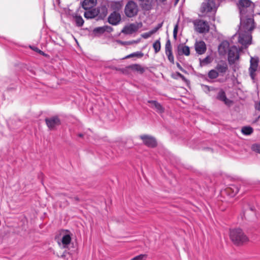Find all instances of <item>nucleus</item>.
Instances as JSON below:
<instances>
[{
	"mask_svg": "<svg viewBox=\"0 0 260 260\" xmlns=\"http://www.w3.org/2000/svg\"><path fill=\"white\" fill-rule=\"evenodd\" d=\"M66 204L67 206H68L69 205V203L68 202V201H66Z\"/></svg>",
	"mask_w": 260,
	"mask_h": 260,
	"instance_id": "4d7b16f0",
	"label": "nucleus"
},
{
	"mask_svg": "<svg viewBox=\"0 0 260 260\" xmlns=\"http://www.w3.org/2000/svg\"><path fill=\"white\" fill-rule=\"evenodd\" d=\"M250 210L251 211H254V207H250Z\"/></svg>",
	"mask_w": 260,
	"mask_h": 260,
	"instance_id": "5fc2aeb1",
	"label": "nucleus"
},
{
	"mask_svg": "<svg viewBox=\"0 0 260 260\" xmlns=\"http://www.w3.org/2000/svg\"><path fill=\"white\" fill-rule=\"evenodd\" d=\"M200 63L201 66H204L211 63L212 61V58L210 56H206L204 59L200 58Z\"/></svg>",
	"mask_w": 260,
	"mask_h": 260,
	"instance_id": "cd10ccee",
	"label": "nucleus"
},
{
	"mask_svg": "<svg viewBox=\"0 0 260 260\" xmlns=\"http://www.w3.org/2000/svg\"><path fill=\"white\" fill-rule=\"evenodd\" d=\"M229 189L232 191L231 196H233L236 195L239 191V187L236 185H232L229 188Z\"/></svg>",
	"mask_w": 260,
	"mask_h": 260,
	"instance_id": "473e14b6",
	"label": "nucleus"
},
{
	"mask_svg": "<svg viewBox=\"0 0 260 260\" xmlns=\"http://www.w3.org/2000/svg\"><path fill=\"white\" fill-rule=\"evenodd\" d=\"M162 24H163V22H161V23H158L157 26H156L155 27H154V28H153L151 30H150V34H155L159 29H160L162 26Z\"/></svg>",
	"mask_w": 260,
	"mask_h": 260,
	"instance_id": "e433bc0d",
	"label": "nucleus"
},
{
	"mask_svg": "<svg viewBox=\"0 0 260 260\" xmlns=\"http://www.w3.org/2000/svg\"><path fill=\"white\" fill-rule=\"evenodd\" d=\"M98 15V11H96L95 8H92L91 9L86 10L84 14V16L86 19L94 18Z\"/></svg>",
	"mask_w": 260,
	"mask_h": 260,
	"instance_id": "a211bd4d",
	"label": "nucleus"
},
{
	"mask_svg": "<svg viewBox=\"0 0 260 260\" xmlns=\"http://www.w3.org/2000/svg\"><path fill=\"white\" fill-rule=\"evenodd\" d=\"M244 15L240 16V24L239 31L244 32L251 33V31L254 28V19L252 18H246L243 19Z\"/></svg>",
	"mask_w": 260,
	"mask_h": 260,
	"instance_id": "7ed1b4c3",
	"label": "nucleus"
},
{
	"mask_svg": "<svg viewBox=\"0 0 260 260\" xmlns=\"http://www.w3.org/2000/svg\"><path fill=\"white\" fill-rule=\"evenodd\" d=\"M166 55L168 57V60L171 62L172 63H174V56L173 55L172 52H168L167 53H166Z\"/></svg>",
	"mask_w": 260,
	"mask_h": 260,
	"instance_id": "58836bf2",
	"label": "nucleus"
},
{
	"mask_svg": "<svg viewBox=\"0 0 260 260\" xmlns=\"http://www.w3.org/2000/svg\"><path fill=\"white\" fill-rule=\"evenodd\" d=\"M36 51V52H38L39 53H40V54L41 55H44L45 54L44 53L43 51H41V50H40L39 48H38L37 47H34L33 49H32Z\"/></svg>",
	"mask_w": 260,
	"mask_h": 260,
	"instance_id": "49530a36",
	"label": "nucleus"
},
{
	"mask_svg": "<svg viewBox=\"0 0 260 260\" xmlns=\"http://www.w3.org/2000/svg\"><path fill=\"white\" fill-rule=\"evenodd\" d=\"M93 32L95 35H101L104 33V28L103 26L102 27H98L94 28L93 30Z\"/></svg>",
	"mask_w": 260,
	"mask_h": 260,
	"instance_id": "72a5a7b5",
	"label": "nucleus"
},
{
	"mask_svg": "<svg viewBox=\"0 0 260 260\" xmlns=\"http://www.w3.org/2000/svg\"><path fill=\"white\" fill-rule=\"evenodd\" d=\"M215 69L218 73L224 74L226 72L228 67L225 62H222L221 63H218L215 67Z\"/></svg>",
	"mask_w": 260,
	"mask_h": 260,
	"instance_id": "4be33fe9",
	"label": "nucleus"
},
{
	"mask_svg": "<svg viewBox=\"0 0 260 260\" xmlns=\"http://www.w3.org/2000/svg\"><path fill=\"white\" fill-rule=\"evenodd\" d=\"M250 65L249 68V70L252 71V69L256 71L257 69L258 64V59H254L253 57H251L250 61Z\"/></svg>",
	"mask_w": 260,
	"mask_h": 260,
	"instance_id": "a878e982",
	"label": "nucleus"
},
{
	"mask_svg": "<svg viewBox=\"0 0 260 260\" xmlns=\"http://www.w3.org/2000/svg\"><path fill=\"white\" fill-rule=\"evenodd\" d=\"M230 237L232 242L236 245L242 244L248 240L247 237L240 229L230 230Z\"/></svg>",
	"mask_w": 260,
	"mask_h": 260,
	"instance_id": "f257e3e1",
	"label": "nucleus"
},
{
	"mask_svg": "<svg viewBox=\"0 0 260 260\" xmlns=\"http://www.w3.org/2000/svg\"><path fill=\"white\" fill-rule=\"evenodd\" d=\"M78 136L79 137H83V134H79Z\"/></svg>",
	"mask_w": 260,
	"mask_h": 260,
	"instance_id": "864d4df0",
	"label": "nucleus"
},
{
	"mask_svg": "<svg viewBox=\"0 0 260 260\" xmlns=\"http://www.w3.org/2000/svg\"><path fill=\"white\" fill-rule=\"evenodd\" d=\"M69 198L71 199L73 201L77 203L80 201V199L78 197H68Z\"/></svg>",
	"mask_w": 260,
	"mask_h": 260,
	"instance_id": "c03bdc74",
	"label": "nucleus"
},
{
	"mask_svg": "<svg viewBox=\"0 0 260 260\" xmlns=\"http://www.w3.org/2000/svg\"><path fill=\"white\" fill-rule=\"evenodd\" d=\"M239 37L238 42L239 43L247 48L248 45L251 44L252 36L251 33L244 32L238 31Z\"/></svg>",
	"mask_w": 260,
	"mask_h": 260,
	"instance_id": "423d86ee",
	"label": "nucleus"
},
{
	"mask_svg": "<svg viewBox=\"0 0 260 260\" xmlns=\"http://www.w3.org/2000/svg\"><path fill=\"white\" fill-rule=\"evenodd\" d=\"M66 255H65V252H63V253L61 255V257H65Z\"/></svg>",
	"mask_w": 260,
	"mask_h": 260,
	"instance_id": "6e6d98bb",
	"label": "nucleus"
},
{
	"mask_svg": "<svg viewBox=\"0 0 260 260\" xmlns=\"http://www.w3.org/2000/svg\"><path fill=\"white\" fill-rule=\"evenodd\" d=\"M71 241V235L69 234L64 235L61 239V243L63 248H66Z\"/></svg>",
	"mask_w": 260,
	"mask_h": 260,
	"instance_id": "b1692460",
	"label": "nucleus"
},
{
	"mask_svg": "<svg viewBox=\"0 0 260 260\" xmlns=\"http://www.w3.org/2000/svg\"><path fill=\"white\" fill-rule=\"evenodd\" d=\"M141 25V23H131L128 25L125 26L122 29L121 32L125 34H132L137 31Z\"/></svg>",
	"mask_w": 260,
	"mask_h": 260,
	"instance_id": "f8f14e48",
	"label": "nucleus"
},
{
	"mask_svg": "<svg viewBox=\"0 0 260 260\" xmlns=\"http://www.w3.org/2000/svg\"><path fill=\"white\" fill-rule=\"evenodd\" d=\"M59 195L66 196V194L65 193H60V194H59Z\"/></svg>",
	"mask_w": 260,
	"mask_h": 260,
	"instance_id": "bf43d9fd",
	"label": "nucleus"
},
{
	"mask_svg": "<svg viewBox=\"0 0 260 260\" xmlns=\"http://www.w3.org/2000/svg\"><path fill=\"white\" fill-rule=\"evenodd\" d=\"M152 35H153L152 34H150V30L147 32H145V33H144L142 35V37L144 38V39H147L148 38H149Z\"/></svg>",
	"mask_w": 260,
	"mask_h": 260,
	"instance_id": "79ce46f5",
	"label": "nucleus"
},
{
	"mask_svg": "<svg viewBox=\"0 0 260 260\" xmlns=\"http://www.w3.org/2000/svg\"><path fill=\"white\" fill-rule=\"evenodd\" d=\"M127 69L132 70L134 71H137L140 74H143L145 71V69H148V68H144L139 64H133L126 67Z\"/></svg>",
	"mask_w": 260,
	"mask_h": 260,
	"instance_id": "f3484780",
	"label": "nucleus"
},
{
	"mask_svg": "<svg viewBox=\"0 0 260 260\" xmlns=\"http://www.w3.org/2000/svg\"><path fill=\"white\" fill-rule=\"evenodd\" d=\"M205 88L208 90V91H210V87L208 85H205Z\"/></svg>",
	"mask_w": 260,
	"mask_h": 260,
	"instance_id": "603ef678",
	"label": "nucleus"
},
{
	"mask_svg": "<svg viewBox=\"0 0 260 260\" xmlns=\"http://www.w3.org/2000/svg\"><path fill=\"white\" fill-rule=\"evenodd\" d=\"M177 54L178 55H185L188 56L190 54L189 47L183 44H179L177 47Z\"/></svg>",
	"mask_w": 260,
	"mask_h": 260,
	"instance_id": "dca6fc26",
	"label": "nucleus"
},
{
	"mask_svg": "<svg viewBox=\"0 0 260 260\" xmlns=\"http://www.w3.org/2000/svg\"><path fill=\"white\" fill-rule=\"evenodd\" d=\"M146 254H142L133 257L131 260H145L146 258Z\"/></svg>",
	"mask_w": 260,
	"mask_h": 260,
	"instance_id": "4c0bfd02",
	"label": "nucleus"
},
{
	"mask_svg": "<svg viewBox=\"0 0 260 260\" xmlns=\"http://www.w3.org/2000/svg\"><path fill=\"white\" fill-rule=\"evenodd\" d=\"M140 138L143 140V144L148 147L154 148L157 146L155 138L151 136L148 135H141Z\"/></svg>",
	"mask_w": 260,
	"mask_h": 260,
	"instance_id": "1a4fd4ad",
	"label": "nucleus"
},
{
	"mask_svg": "<svg viewBox=\"0 0 260 260\" xmlns=\"http://www.w3.org/2000/svg\"><path fill=\"white\" fill-rule=\"evenodd\" d=\"M45 121L50 130L55 129L56 127L61 124V121L58 116H54L49 118H46Z\"/></svg>",
	"mask_w": 260,
	"mask_h": 260,
	"instance_id": "6e6552de",
	"label": "nucleus"
},
{
	"mask_svg": "<svg viewBox=\"0 0 260 260\" xmlns=\"http://www.w3.org/2000/svg\"><path fill=\"white\" fill-rule=\"evenodd\" d=\"M197 30L200 33H205L209 31L210 27L208 23L202 20H199L194 23Z\"/></svg>",
	"mask_w": 260,
	"mask_h": 260,
	"instance_id": "9d476101",
	"label": "nucleus"
},
{
	"mask_svg": "<svg viewBox=\"0 0 260 260\" xmlns=\"http://www.w3.org/2000/svg\"><path fill=\"white\" fill-rule=\"evenodd\" d=\"M136 55L135 54H134V53L127 55V56L125 57V58H129V57H134Z\"/></svg>",
	"mask_w": 260,
	"mask_h": 260,
	"instance_id": "3c124183",
	"label": "nucleus"
},
{
	"mask_svg": "<svg viewBox=\"0 0 260 260\" xmlns=\"http://www.w3.org/2000/svg\"><path fill=\"white\" fill-rule=\"evenodd\" d=\"M121 20V17L120 14L115 11L111 13L108 18V22L113 25L118 24Z\"/></svg>",
	"mask_w": 260,
	"mask_h": 260,
	"instance_id": "9b49d317",
	"label": "nucleus"
},
{
	"mask_svg": "<svg viewBox=\"0 0 260 260\" xmlns=\"http://www.w3.org/2000/svg\"><path fill=\"white\" fill-rule=\"evenodd\" d=\"M230 44L228 41H222L218 47V50L220 54H224L228 49H229Z\"/></svg>",
	"mask_w": 260,
	"mask_h": 260,
	"instance_id": "412c9836",
	"label": "nucleus"
},
{
	"mask_svg": "<svg viewBox=\"0 0 260 260\" xmlns=\"http://www.w3.org/2000/svg\"><path fill=\"white\" fill-rule=\"evenodd\" d=\"M172 77L175 79H178V78H180L186 84L188 85L189 83V81L178 72H177L175 75H173Z\"/></svg>",
	"mask_w": 260,
	"mask_h": 260,
	"instance_id": "c85d7f7f",
	"label": "nucleus"
},
{
	"mask_svg": "<svg viewBox=\"0 0 260 260\" xmlns=\"http://www.w3.org/2000/svg\"><path fill=\"white\" fill-rule=\"evenodd\" d=\"M96 3L97 0H84L81 4L84 10H88L93 8Z\"/></svg>",
	"mask_w": 260,
	"mask_h": 260,
	"instance_id": "2eb2a0df",
	"label": "nucleus"
},
{
	"mask_svg": "<svg viewBox=\"0 0 260 260\" xmlns=\"http://www.w3.org/2000/svg\"><path fill=\"white\" fill-rule=\"evenodd\" d=\"M148 103L150 104V107L151 108L155 109L158 113H162L164 112V108L157 101L154 100H149L148 101Z\"/></svg>",
	"mask_w": 260,
	"mask_h": 260,
	"instance_id": "4468645a",
	"label": "nucleus"
},
{
	"mask_svg": "<svg viewBox=\"0 0 260 260\" xmlns=\"http://www.w3.org/2000/svg\"><path fill=\"white\" fill-rule=\"evenodd\" d=\"M252 71L249 70V75H250L251 78L252 80H254L255 79V75H256L255 73V72L256 71H255L254 70L253 71V69H252Z\"/></svg>",
	"mask_w": 260,
	"mask_h": 260,
	"instance_id": "37998d69",
	"label": "nucleus"
},
{
	"mask_svg": "<svg viewBox=\"0 0 260 260\" xmlns=\"http://www.w3.org/2000/svg\"><path fill=\"white\" fill-rule=\"evenodd\" d=\"M176 66L177 67V68L180 70L182 72L185 73H186L187 72L186 71H185L184 69L182 68V67H181V66L179 64V63L178 62H177L176 63Z\"/></svg>",
	"mask_w": 260,
	"mask_h": 260,
	"instance_id": "a18cd8bd",
	"label": "nucleus"
},
{
	"mask_svg": "<svg viewBox=\"0 0 260 260\" xmlns=\"http://www.w3.org/2000/svg\"><path fill=\"white\" fill-rule=\"evenodd\" d=\"M108 68L109 69H110L115 70H116V71H119V69H118L117 67H114V66H109Z\"/></svg>",
	"mask_w": 260,
	"mask_h": 260,
	"instance_id": "09e8293b",
	"label": "nucleus"
},
{
	"mask_svg": "<svg viewBox=\"0 0 260 260\" xmlns=\"http://www.w3.org/2000/svg\"><path fill=\"white\" fill-rule=\"evenodd\" d=\"M216 10L217 7L216 6L215 0H206L202 4L200 12L202 13L210 12L211 15L210 17L214 21L215 20V15Z\"/></svg>",
	"mask_w": 260,
	"mask_h": 260,
	"instance_id": "f03ea898",
	"label": "nucleus"
},
{
	"mask_svg": "<svg viewBox=\"0 0 260 260\" xmlns=\"http://www.w3.org/2000/svg\"><path fill=\"white\" fill-rule=\"evenodd\" d=\"M219 76L218 72L215 70H210L208 74V77L211 79H214L217 78Z\"/></svg>",
	"mask_w": 260,
	"mask_h": 260,
	"instance_id": "7c9ffc66",
	"label": "nucleus"
},
{
	"mask_svg": "<svg viewBox=\"0 0 260 260\" xmlns=\"http://www.w3.org/2000/svg\"><path fill=\"white\" fill-rule=\"evenodd\" d=\"M216 99L220 101L223 102L225 104H228L230 102L226 98L225 91L222 89L219 90L216 96Z\"/></svg>",
	"mask_w": 260,
	"mask_h": 260,
	"instance_id": "6ab92c4d",
	"label": "nucleus"
},
{
	"mask_svg": "<svg viewBox=\"0 0 260 260\" xmlns=\"http://www.w3.org/2000/svg\"><path fill=\"white\" fill-rule=\"evenodd\" d=\"M134 54H136L135 56H137L139 57H142L143 56V53L141 52H134Z\"/></svg>",
	"mask_w": 260,
	"mask_h": 260,
	"instance_id": "de8ad7c7",
	"label": "nucleus"
},
{
	"mask_svg": "<svg viewBox=\"0 0 260 260\" xmlns=\"http://www.w3.org/2000/svg\"><path fill=\"white\" fill-rule=\"evenodd\" d=\"M251 149L253 151L260 154V143L253 144L251 146Z\"/></svg>",
	"mask_w": 260,
	"mask_h": 260,
	"instance_id": "c9c22d12",
	"label": "nucleus"
},
{
	"mask_svg": "<svg viewBox=\"0 0 260 260\" xmlns=\"http://www.w3.org/2000/svg\"><path fill=\"white\" fill-rule=\"evenodd\" d=\"M159 1H160V2L163 3V2H165V1H166L167 0H159Z\"/></svg>",
	"mask_w": 260,
	"mask_h": 260,
	"instance_id": "13d9d810",
	"label": "nucleus"
},
{
	"mask_svg": "<svg viewBox=\"0 0 260 260\" xmlns=\"http://www.w3.org/2000/svg\"><path fill=\"white\" fill-rule=\"evenodd\" d=\"M194 48L197 53L200 55L204 54L207 50L206 44L203 41L196 42Z\"/></svg>",
	"mask_w": 260,
	"mask_h": 260,
	"instance_id": "ddd939ff",
	"label": "nucleus"
},
{
	"mask_svg": "<svg viewBox=\"0 0 260 260\" xmlns=\"http://www.w3.org/2000/svg\"><path fill=\"white\" fill-rule=\"evenodd\" d=\"M210 91H216V90H218V88H215L214 87L210 86Z\"/></svg>",
	"mask_w": 260,
	"mask_h": 260,
	"instance_id": "8fccbe9b",
	"label": "nucleus"
},
{
	"mask_svg": "<svg viewBox=\"0 0 260 260\" xmlns=\"http://www.w3.org/2000/svg\"><path fill=\"white\" fill-rule=\"evenodd\" d=\"M172 52V48L171 44V41L170 39L168 38L167 40L166 45H165V53H167L168 52Z\"/></svg>",
	"mask_w": 260,
	"mask_h": 260,
	"instance_id": "2f4dec72",
	"label": "nucleus"
},
{
	"mask_svg": "<svg viewBox=\"0 0 260 260\" xmlns=\"http://www.w3.org/2000/svg\"><path fill=\"white\" fill-rule=\"evenodd\" d=\"M103 27L104 28V32H111L113 30V28L110 26L105 25L103 26Z\"/></svg>",
	"mask_w": 260,
	"mask_h": 260,
	"instance_id": "a19ab883",
	"label": "nucleus"
},
{
	"mask_svg": "<svg viewBox=\"0 0 260 260\" xmlns=\"http://www.w3.org/2000/svg\"><path fill=\"white\" fill-rule=\"evenodd\" d=\"M242 48H238L236 46H231L228 50V60L230 65L234 64L236 60H239L240 52Z\"/></svg>",
	"mask_w": 260,
	"mask_h": 260,
	"instance_id": "20e7f679",
	"label": "nucleus"
},
{
	"mask_svg": "<svg viewBox=\"0 0 260 260\" xmlns=\"http://www.w3.org/2000/svg\"><path fill=\"white\" fill-rule=\"evenodd\" d=\"M241 132L243 135H250L253 132V129L250 126H245L242 127Z\"/></svg>",
	"mask_w": 260,
	"mask_h": 260,
	"instance_id": "bb28decb",
	"label": "nucleus"
},
{
	"mask_svg": "<svg viewBox=\"0 0 260 260\" xmlns=\"http://www.w3.org/2000/svg\"><path fill=\"white\" fill-rule=\"evenodd\" d=\"M73 19L77 26L81 27L83 25L84 21L80 15L76 14L73 16Z\"/></svg>",
	"mask_w": 260,
	"mask_h": 260,
	"instance_id": "393cba45",
	"label": "nucleus"
},
{
	"mask_svg": "<svg viewBox=\"0 0 260 260\" xmlns=\"http://www.w3.org/2000/svg\"><path fill=\"white\" fill-rule=\"evenodd\" d=\"M237 5L239 9L240 16L245 14L246 9L249 8L253 10L254 7V4L250 0H239Z\"/></svg>",
	"mask_w": 260,
	"mask_h": 260,
	"instance_id": "0eeeda50",
	"label": "nucleus"
},
{
	"mask_svg": "<svg viewBox=\"0 0 260 260\" xmlns=\"http://www.w3.org/2000/svg\"><path fill=\"white\" fill-rule=\"evenodd\" d=\"M96 10L98 11V15H100V17H105L107 14V8L104 4H102L96 9Z\"/></svg>",
	"mask_w": 260,
	"mask_h": 260,
	"instance_id": "5701e85b",
	"label": "nucleus"
},
{
	"mask_svg": "<svg viewBox=\"0 0 260 260\" xmlns=\"http://www.w3.org/2000/svg\"><path fill=\"white\" fill-rule=\"evenodd\" d=\"M179 0H176V3H177Z\"/></svg>",
	"mask_w": 260,
	"mask_h": 260,
	"instance_id": "052dcab7",
	"label": "nucleus"
},
{
	"mask_svg": "<svg viewBox=\"0 0 260 260\" xmlns=\"http://www.w3.org/2000/svg\"><path fill=\"white\" fill-rule=\"evenodd\" d=\"M178 29V24L177 23L175 25L174 30H173V38L175 40H176V39H177Z\"/></svg>",
	"mask_w": 260,
	"mask_h": 260,
	"instance_id": "ea45409f",
	"label": "nucleus"
},
{
	"mask_svg": "<svg viewBox=\"0 0 260 260\" xmlns=\"http://www.w3.org/2000/svg\"><path fill=\"white\" fill-rule=\"evenodd\" d=\"M140 6L144 10L149 11L152 9V4L150 0H139Z\"/></svg>",
	"mask_w": 260,
	"mask_h": 260,
	"instance_id": "aec40b11",
	"label": "nucleus"
},
{
	"mask_svg": "<svg viewBox=\"0 0 260 260\" xmlns=\"http://www.w3.org/2000/svg\"><path fill=\"white\" fill-rule=\"evenodd\" d=\"M139 9L137 4L133 1H129L125 5L124 13L127 17H133L136 16Z\"/></svg>",
	"mask_w": 260,
	"mask_h": 260,
	"instance_id": "39448f33",
	"label": "nucleus"
},
{
	"mask_svg": "<svg viewBox=\"0 0 260 260\" xmlns=\"http://www.w3.org/2000/svg\"><path fill=\"white\" fill-rule=\"evenodd\" d=\"M153 48L154 50L155 53H157L161 49V45L160 42V38L157 40L153 44Z\"/></svg>",
	"mask_w": 260,
	"mask_h": 260,
	"instance_id": "c756f323",
	"label": "nucleus"
},
{
	"mask_svg": "<svg viewBox=\"0 0 260 260\" xmlns=\"http://www.w3.org/2000/svg\"><path fill=\"white\" fill-rule=\"evenodd\" d=\"M111 8L115 11L119 10L121 8V5L120 2H114L111 4Z\"/></svg>",
	"mask_w": 260,
	"mask_h": 260,
	"instance_id": "f704fd0d",
	"label": "nucleus"
}]
</instances>
